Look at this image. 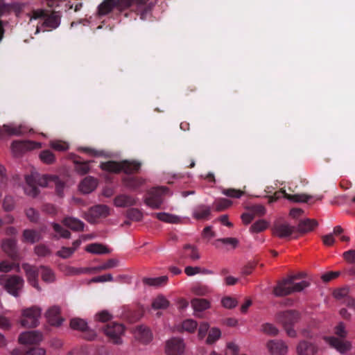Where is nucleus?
I'll use <instances>...</instances> for the list:
<instances>
[{
  "instance_id": "1",
  "label": "nucleus",
  "mask_w": 355,
  "mask_h": 355,
  "mask_svg": "<svg viewBox=\"0 0 355 355\" xmlns=\"http://www.w3.org/2000/svg\"><path fill=\"white\" fill-rule=\"evenodd\" d=\"M302 277V274L290 275L288 277L278 282L273 288V294L276 297H284L295 292H300L309 286L306 281L296 283L295 280Z\"/></svg>"
},
{
  "instance_id": "2",
  "label": "nucleus",
  "mask_w": 355,
  "mask_h": 355,
  "mask_svg": "<svg viewBox=\"0 0 355 355\" xmlns=\"http://www.w3.org/2000/svg\"><path fill=\"white\" fill-rule=\"evenodd\" d=\"M141 166V163L136 160H122L121 162L107 161L100 164V168L105 171L119 173L123 172L127 175L138 173Z\"/></svg>"
},
{
  "instance_id": "3",
  "label": "nucleus",
  "mask_w": 355,
  "mask_h": 355,
  "mask_svg": "<svg viewBox=\"0 0 355 355\" xmlns=\"http://www.w3.org/2000/svg\"><path fill=\"white\" fill-rule=\"evenodd\" d=\"M31 20L40 19L42 27L47 31H51L57 28L61 21V15L60 12L55 10H49L46 9L33 10L30 14Z\"/></svg>"
},
{
  "instance_id": "4",
  "label": "nucleus",
  "mask_w": 355,
  "mask_h": 355,
  "mask_svg": "<svg viewBox=\"0 0 355 355\" xmlns=\"http://www.w3.org/2000/svg\"><path fill=\"white\" fill-rule=\"evenodd\" d=\"M334 334L338 337H324L325 341L340 354H345L352 348V343L344 340L347 336V331L343 322H339L334 328Z\"/></svg>"
},
{
  "instance_id": "5",
  "label": "nucleus",
  "mask_w": 355,
  "mask_h": 355,
  "mask_svg": "<svg viewBox=\"0 0 355 355\" xmlns=\"http://www.w3.org/2000/svg\"><path fill=\"white\" fill-rule=\"evenodd\" d=\"M277 321L282 324L289 337L295 338L296 331L293 328L294 324L300 320V313L295 310H288L279 312L276 316Z\"/></svg>"
},
{
  "instance_id": "6",
  "label": "nucleus",
  "mask_w": 355,
  "mask_h": 355,
  "mask_svg": "<svg viewBox=\"0 0 355 355\" xmlns=\"http://www.w3.org/2000/svg\"><path fill=\"white\" fill-rule=\"evenodd\" d=\"M51 176L47 175H40L39 174L26 175V182L27 187L25 189L26 193L32 197H36L40 193L37 186L42 187H49L50 183L52 182Z\"/></svg>"
},
{
  "instance_id": "7",
  "label": "nucleus",
  "mask_w": 355,
  "mask_h": 355,
  "mask_svg": "<svg viewBox=\"0 0 355 355\" xmlns=\"http://www.w3.org/2000/svg\"><path fill=\"white\" fill-rule=\"evenodd\" d=\"M24 284V281L23 278L18 275H0V285L2 286L8 293L15 297L19 296Z\"/></svg>"
},
{
  "instance_id": "8",
  "label": "nucleus",
  "mask_w": 355,
  "mask_h": 355,
  "mask_svg": "<svg viewBox=\"0 0 355 355\" xmlns=\"http://www.w3.org/2000/svg\"><path fill=\"white\" fill-rule=\"evenodd\" d=\"M168 191L166 187H154L148 190L144 202L153 209H159L163 203V196Z\"/></svg>"
},
{
  "instance_id": "9",
  "label": "nucleus",
  "mask_w": 355,
  "mask_h": 355,
  "mask_svg": "<svg viewBox=\"0 0 355 355\" xmlns=\"http://www.w3.org/2000/svg\"><path fill=\"white\" fill-rule=\"evenodd\" d=\"M125 327L121 323L112 322L103 327L105 334L109 338L110 340L114 344L121 343V336L124 333Z\"/></svg>"
},
{
  "instance_id": "10",
  "label": "nucleus",
  "mask_w": 355,
  "mask_h": 355,
  "mask_svg": "<svg viewBox=\"0 0 355 355\" xmlns=\"http://www.w3.org/2000/svg\"><path fill=\"white\" fill-rule=\"evenodd\" d=\"M41 315V309L37 306H33L25 309L22 313L21 320V326L33 328L38 324V320Z\"/></svg>"
},
{
  "instance_id": "11",
  "label": "nucleus",
  "mask_w": 355,
  "mask_h": 355,
  "mask_svg": "<svg viewBox=\"0 0 355 355\" xmlns=\"http://www.w3.org/2000/svg\"><path fill=\"white\" fill-rule=\"evenodd\" d=\"M282 196L287 200L295 202H308L309 200L313 198L311 196L304 193L292 195L287 193L284 190H279L276 191L273 196L269 197V202H275Z\"/></svg>"
},
{
  "instance_id": "12",
  "label": "nucleus",
  "mask_w": 355,
  "mask_h": 355,
  "mask_svg": "<svg viewBox=\"0 0 355 355\" xmlns=\"http://www.w3.org/2000/svg\"><path fill=\"white\" fill-rule=\"evenodd\" d=\"M109 215V207L105 205H97L92 207L85 214V218L89 223H94L101 218H105Z\"/></svg>"
},
{
  "instance_id": "13",
  "label": "nucleus",
  "mask_w": 355,
  "mask_h": 355,
  "mask_svg": "<svg viewBox=\"0 0 355 355\" xmlns=\"http://www.w3.org/2000/svg\"><path fill=\"white\" fill-rule=\"evenodd\" d=\"M70 327L74 330L82 331L83 337L87 340H92L96 337L95 331L90 329L87 323L81 318H72L70 321Z\"/></svg>"
},
{
  "instance_id": "14",
  "label": "nucleus",
  "mask_w": 355,
  "mask_h": 355,
  "mask_svg": "<svg viewBox=\"0 0 355 355\" xmlns=\"http://www.w3.org/2000/svg\"><path fill=\"white\" fill-rule=\"evenodd\" d=\"M184 347V343L182 338H172L166 342V353L168 355H182Z\"/></svg>"
},
{
  "instance_id": "15",
  "label": "nucleus",
  "mask_w": 355,
  "mask_h": 355,
  "mask_svg": "<svg viewBox=\"0 0 355 355\" xmlns=\"http://www.w3.org/2000/svg\"><path fill=\"white\" fill-rule=\"evenodd\" d=\"M22 268L26 272L28 282L38 291H41L38 284L39 269L28 263H24Z\"/></svg>"
},
{
  "instance_id": "16",
  "label": "nucleus",
  "mask_w": 355,
  "mask_h": 355,
  "mask_svg": "<svg viewBox=\"0 0 355 355\" xmlns=\"http://www.w3.org/2000/svg\"><path fill=\"white\" fill-rule=\"evenodd\" d=\"M298 355H315L318 351V345L315 342L302 340L297 345Z\"/></svg>"
},
{
  "instance_id": "17",
  "label": "nucleus",
  "mask_w": 355,
  "mask_h": 355,
  "mask_svg": "<svg viewBox=\"0 0 355 355\" xmlns=\"http://www.w3.org/2000/svg\"><path fill=\"white\" fill-rule=\"evenodd\" d=\"M40 144L31 141H14L12 143V150L15 155L23 153L27 150L39 148Z\"/></svg>"
},
{
  "instance_id": "18",
  "label": "nucleus",
  "mask_w": 355,
  "mask_h": 355,
  "mask_svg": "<svg viewBox=\"0 0 355 355\" xmlns=\"http://www.w3.org/2000/svg\"><path fill=\"white\" fill-rule=\"evenodd\" d=\"M42 339L41 333L35 331H30L21 333L19 336V342L24 345L38 344Z\"/></svg>"
},
{
  "instance_id": "19",
  "label": "nucleus",
  "mask_w": 355,
  "mask_h": 355,
  "mask_svg": "<svg viewBox=\"0 0 355 355\" xmlns=\"http://www.w3.org/2000/svg\"><path fill=\"white\" fill-rule=\"evenodd\" d=\"M295 227L288 223H277L274 225L272 231V234L280 239L289 237L294 232Z\"/></svg>"
},
{
  "instance_id": "20",
  "label": "nucleus",
  "mask_w": 355,
  "mask_h": 355,
  "mask_svg": "<svg viewBox=\"0 0 355 355\" xmlns=\"http://www.w3.org/2000/svg\"><path fill=\"white\" fill-rule=\"evenodd\" d=\"M121 180L124 187L133 191H137L146 182L145 179L137 176H125Z\"/></svg>"
},
{
  "instance_id": "21",
  "label": "nucleus",
  "mask_w": 355,
  "mask_h": 355,
  "mask_svg": "<svg viewBox=\"0 0 355 355\" xmlns=\"http://www.w3.org/2000/svg\"><path fill=\"white\" fill-rule=\"evenodd\" d=\"M267 347L273 355H285L288 349L286 345L282 340H270Z\"/></svg>"
},
{
  "instance_id": "22",
  "label": "nucleus",
  "mask_w": 355,
  "mask_h": 355,
  "mask_svg": "<svg viewBox=\"0 0 355 355\" xmlns=\"http://www.w3.org/2000/svg\"><path fill=\"white\" fill-rule=\"evenodd\" d=\"M46 317L49 324L52 326H60L62 322V318L60 315V308L54 306L49 309L46 313Z\"/></svg>"
},
{
  "instance_id": "23",
  "label": "nucleus",
  "mask_w": 355,
  "mask_h": 355,
  "mask_svg": "<svg viewBox=\"0 0 355 355\" xmlns=\"http://www.w3.org/2000/svg\"><path fill=\"white\" fill-rule=\"evenodd\" d=\"M97 180L92 176L86 177L80 184V191L83 193L92 192L97 187Z\"/></svg>"
},
{
  "instance_id": "24",
  "label": "nucleus",
  "mask_w": 355,
  "mask_h": 355,
  "mask_svg": "<svg viewBox=\"0 0 355 355\" xmlns=\"http://www.w3.org/2000/svg\"><path fill=\"white\" fill-rule=\"evenodd\" d=\"M136 202L135 198L125 194H120L116 196L114 200V205L119 207H130L136 205Z\"/></svg>"
},
{
  "instance_id": "25",
  "label": "nucleus",
  "mask_w": 355,
  "mask_h": 355,
  "mask_svg": "<svg viewBox=\"0 0 355 355\" xmlns=\"http://www.w3.org/2000/svg\"><path fill=\"white\" fill-rule=\"evenodd\" d=\"M40 239L41 234L37 230L26 229L23 231L21 241L24 243H29L33 244L36 242H38Z\"/></svg>"
},
{
  "instance_id": "26",
  "label": "nucleus",
  "mask_w": 355,
  "mask_h": 355,
  "mask_svg": "<svg viewBox=\"0 0 355 355\" xmlns=\"http://www.w3.org/2000/svg\"><path fill=\"white\" fill-rule=\"evenodd\" d=\"M135 334L137 339L143 343H148L152 340V333L146 327H138Z\"/></svg>"
},
{
  "instance_id": "27",
  "label": "nucleus",
  "mask_w": 355,
  "mask_h": 355,
  "mask_svg": "<svg viewBox=\"0 0 355 355\" xmlns=\"http://www.w3.org/2000/svg\"><path fill=\"white\" fill-rule=\"evenodd\" d=\"M62 223L71 230L76 232L83 231L85 227V224L83 221L73 217L64 218L62 220Z\"/></svg>"
},
{
  "instance_id": "28",
  "label": "nucleus",
  "mask_w": 355,
  "mask_h": 355,
  "mask_svg": "<svg viewBox=\"0 0 355 355\" xmlns=\"http://www.w3.org/2000/svg\"><path fill=\"white\" fill-rule=\"evenodd\" d=\"M211 214V208L205 205H200L196 207L193 213V216L198 220L207 219Z\"/></svg>"
},
{
  "instance_id": "29",
  "label": "nucleus",
  "mask_w": 355,
  "mask_h": 355,
  "mask_svg": "<svg viewBox=\"0 0 355 355\" xmlns=\"http://www.w3.org/2000/svg\"><path fill=\"white\" fill-rule=\"evenodd\" d=\"M153 216L165 223L175 224L180 221L178 216L166 212L154 213Z\"/></svg>"
},
{
  "instance_id": "30",
  "label": "nucleus",
  "mask_w": 355,
  "mask_h": 355,
  "mask_svg": "<svg viewBox=\"0 0 355 355\" xmlns=\"http://www.w3.org/2000/svg\"><path fill=\"white\" fill-rule=\"evenodd\" d=\"M21 131L19 127L11 126L9 125H3L0 127V138L2 139L6 136L20 135Z\"/></svg>"
},
{
  "instance_id": "31",
  "label": "nucleus",
  "mask_w": 355,
  "mask_h": 355,
  "mask_svg": "<svg viewBox=\"0 0 355 355\" xmlns=\"http://www.w3.org/2000/svg\"><path fill=\"white\" fill-rule=\"evenodd\" d=\"M168 281L167 276H161L158 277H144L143 279V283L150 286H160L165 284Z\"/></svg>"
},
{
  "instance_id": "32",
  "label": "nucleus",
  "mask_w": 355,
  "mask_h": 355,
  "mask_svg": "<svg viewBox=\"0 0 355 355\" xmlns=\"http://www.w3.org/2000/svg\"><path fill=\"white\" fill-rule=\"evenodd\" d=\"M2 250L10 257L13 258L16 254V242L15 240L8 239L2 243Z\"/></svg>"
},
{
  "instance_id": "33",
  "label": "nucleus",
  "mask_w": 355,
  "mask_h": 355,
  "mask_svg": "<svg viewBox=\"0 0 355 355\" xmlns=\"http://www.w3.org/2000/svg\"><path fill=\"white\" fill-rule=\"evenodd\" d=\"M191 304L195 311H202L210 307V302L202 298H194Z\"/></svg>"
},
{
  "instance_id": "34",
  "label": "nucleus",
  "mask_w": 355,
  "mask_h": 355,
  "mask_svg": "<svg viewBox=\"0 0 355 355\" xmlns=\"http://www.w3.org/2000/svg\"><path fill=\"white\" fill-rule=\"evenodd\" d=\"M318 225V223L315 220L306 219L301 220L298 224V231L302 233H306L313 230Z\"/></svg>"
},
{
  "instance_id": "35",
  "label": "nucleus",
  "mask_w": 355,
  "mask_h": 355,
  "mask_svg": "<svg viewBox=\"0 0 355 355\" xmlns=\"http://www.w3.org/2000/svg\"><path fill=\"white\" fill-rule=\"evenodd\" d=\"M114 0H105L98 8V12L99 15H106L111 12L114 8H115Z\"/></svg>"
},
{
  "instance_id": "36",
  "label": "nucleus",
  "mask_w": 355,
  "mask_h": 355,
  "mask_svg": "<svg viewBox=\"0 0 355 355\" xmlns=\"http://www.w3.org/2000/svg\"><path fill=\"white\" fill-rule=\"evenodd\" d=\"M86 251L92 254H108L110 253L109 249L101 243H91L86 246Z\"/></svg>"
},
{
  "instance_id": "37",
  "label": "nucleus",
  "mask_w": 355,
  "mask_h": 355,
  "mask_svg": "<svg viewBox=\"0 0 355 355\" xmlns=\"http://www.w3.org/2000/svg\"><path fill=\"white\" fill-rule=\"evenodd\" d=\"M184 256L189 257L191 260L196 261L200 259V254L197 248L190 244L184 246Z\"/></svg>"
},
{
  "instance_id": "38",
  "label": "nucleus",
  "mask_w": 355,
  "mask_h": 355,
  "mask_svg": "<svg viewBox=\"0 0 355 355\" xmlns=\"http://www.w3.org/2000/svg\"><path fill=\"white\" fill-rule=\"evenodd\" d=\"M40 270L42 279L44 282L47 283H51L54 282L55 275L51 268L42 266L40 268Z\"/></svg>"
},
{
  "instance_id": "39",
  "label": "nucleus",
  "mask_w": 355,
  "mask_h": 355,
  "mask_svg": "<svg viewBox=\"0 0 355 355\" xmlns=\"http://www.w3.org/2000/svg\"><path fill=\"white\" fill-rule=\"evenodd\" d=\"M232 202L226 198H219L216 200L213 204L214 209L217 211H222L230 207Z\"/></svg>"
},
{
  "instance_id": "40",
  "label": "nucleus",
  "mask_w": 355,
  "mask_h": 355,
  "mask_svg": "<svg viewBox=\"0 0 355 355\" xmlns=\"http://www.w3.org/2000/svg\"><path fill=\"white\" fill-rule=\"evenodd\" d=\"M169 305V302L162 295L157 297L152 302L154 309H164Z\"/></svg>"
},
{
  "instance_id": "41",
  "label": "nucleus",
  "mask_w": 355,
  "mask_h": 355,
  "mask_svg": "<svg viewBox=\"0 0 355 355\" xmlns=\"http://www.w3.org/2000/svg\"><path fill=\"white\" fill-rule=\"evenodd\" d=\"M89 162H90L74 161L76 171L82 175L87 174L90 170Z\"/></svg>"
},
{
  "instance_id": "42",
  "label": "nucleus",
  "mask_w": 355,
  "mask_h": 355,
  "mask_svg": "<svg viewBox=\"0 0 355 355\" xmlns=\"http://www.w3.org/2000/svg\"><path fill=\"white\" fill-rule=\"evenodd\" d=\"M192 292L199 296H205L211 292V289L207 285L197 284L191 288Z\"/></svg>"
},
{
  "instance_id": "43",
  "label": "nucleus",
  "mask_w": 355,
  "mask_h": 355,
  "mask_svg": "<svg viewBox=\"0 0 355 355\" xmlns=\"http://www.w3.org/2000/svg\"><path fill=\"white\" fill-rule=\"evenodd\" d=\"M126 216L130 220L140 221L143 218L142 212L137 208H130L126 211Z\"/></svg>"
},
{
  "instance_id": "44",
  "label": "nucleus",
  "mask_w": 355,
  "mask_h": 355,
  "mask_svg": "<svg viewBox=\"0 0 355 355\" xmlns=\"http://www.w3.org/2000/svg\"><path fill=\"white\" fill-rule=\"evenodd\" d=\"M40 159L45 164H51L55 162V155L49 150H45L40 154Z\"/></svg>"
},
{
  "instance_id": "45",
  "label": "nucleus",
  "mask_w": 355,
  "mask_h": 355,
  "mask_svg": "<svg viewBox=\"0 0 355 355\" xmlns=\"http://www.w3.org/2000/svg\"><path fill=\"white\" fill-rule=\"evenodd\" d=\"M198 327V324L196 321L192 319H187L182 322V329L184 331H188L189 333H193L196 331Z\"/></svg>"
},
{
  "instance_id": "46",
  "label": "nucleus",
  "mask_w": 355,
  "mask_h": 355,
  "mask_svg": "<svg viewBox=\"0 0 355 355\" xmlns=\"http://www.w3.org/2000/svg\"><path fill=\"white\" fill-rule=\"evenodd\" d=\"M221 333L220 331L217 328L211 329L209 334L206 340V343L211 345L215 343L217 340H218L220 337Z\"/></svg>"
},
{
  "instance_id": "47",
  "label": "nucleus",
  "mask_w": 355,
  "mask_h": 355,
  "mask_svg": "<svg viewBox=\"0 0 355 355\" xmlns=\"http://www.w3.org/2000/svg\"><path fill=\"white\" fill-rule=\"evenodd\" d=\"M268 226V223L265 220H259L255 222L251 227L250 231L252 232H260L266 230Z\"/></svg>"
},
{
  "instance_id": "48",
  "label": "nucleus",
  "mask_w": 355,
  "mask_h": 355,
  "mask_svg": "<svg viewBox=\"0 0 355 355\" xmlns=\"http://www.w3.org/2000/svg\"><path fill=\"white\" fill-rule=\"evenodd\" d=\"M51 178L52 180V183H53L55 186V191L57 194L62 197L64 187V183L56 175H52L51 176Z\"/></svg>"
},
{
  "instance_id": "49",
  "label": "nucleus",
  "mask_w": 355,
  "mask_h": 355,
  "mask_svg": "<svg viewBox=\"0 0 355 355\" xmlns=\"http://www.w3.org/2000/svg\"><path fill=\"white\" fill-rule=\"evenodd\" d=\"M222 193L226 196L235 198H239L244 194V191L235 189H225Z\"/></svg>"
},
{
  "instance_id": "50",
  "label": "nucleus",
  "mask_w": 355,
  "mask_h": 355,
  "mask_svg": "<svg viewBox=\"0 0 355 355\" xmlns=\"http://www.w3.org/2000/svg\"><path fill=\"white\" fill-rule=\"evenodd\" d=\"M50 146L58 151H66L69 148L68 144L62 141H52L50 143Z\"/></svg>"
},
{
  "instance_id": "51",
  "label": "nucleus",
  "mask_w": 355,
  "mask_h": 355,
  "mask_svg": "<svg viewBox=\"0 0 355 355\" xmlns=\"http://www.w3.org/2000/svg\"><path fill=\"white\" fill-rule=\"evenodd\" d=\"M53 228L54 231L58 234H60V237L64 239H69L71 236V232L63 228L60 224L53 223Z\"/></svg>"
},
{
  "instance_id": "52",
  "label": "nucleus",
  "mask_w": 355,
  "mask_h": 355,
  "mask_svg": "<svg viewBox=\"0 0 355 355\" xmlns=\"http://www.w3.org/2000/svg\"><path fill=\"white\" fill-rule=\"evenodd\" d=\"M249 211H250L254 216H261L266 214V208L262 205H254L249 207Z\"/></svg>"
},
{
  "instance_id": "53",
  "label": "nucleus",
  "mask_w": 355,
  "mask_h": 355,
  "mask_svg": "<svg viewBox=\"0 0 355 355\" xmlns=\"http://www.w3.org/2000/svg\"><path fill=\"white\" fill-rule=\"evenodd\" d=\"M262 331L270 336H276L279 333L278 329L270 323H265L262 325Z\"/></svg>"
},
{
  "instance_id": "54",
  "label": "nucleus",
  "mask_w": 355,
  "mask_h": 355,
  "mask_svg": "<svg viewBox=\"0 0 355 355\" xmlns=\"http://www.w3.org/2000/svg\"><path fill=\"white\" fill-rule=\"evenodd\" d=\"M349 288H338L334 292V296L337 300L343 301L349 295Z\"/></svg>"
},
{
  "instance_id": "55",
  "label": "nucleus",
  "mask_w": 355,
  "mask_h": 355,
  "mask_svg": "<svg viewBox=\"0 0 355 355\" xmlns=\"http://www.w3.org/2000/svg\"><path fill=\"white\" fill-rule=\"evenodd\" d=\"M134 0H114L115 8L122 11L130 7Z\"/></svg>"
},
{
  "instance_id": "56",
  "label": "nucleus",
  "mask_w": 355,
  "mask_h": 355,
  "mask_svg": "<svg viewBox=\"0 0 355 355\" xmlns=\"http://www.w3.org/2000/svg\"><path fill=\"white\" fill-rule=\"evenodd\" d=\"M35 252L40 257H46L51 254V251L47 246L44 244H40L35 247Z\"/></svg>"
},
{
  "instance_id": "57",
  "label": "nucleus",
  "mask_w": 355,
  "mask_h": 355,
  "mask_svg": "<svg viewBox=\"0 0 355 355\" xmlns=\"http://www.w3.org/2000/svg\"><path fill=\"white\" fill-rule=\"evenodd\" d=\"M26 216L33 223H36L39 220V213L33 208H28L26 210Z\"/></svg>"
},
{
  "instance_id": "58",
  "label": "nucleus",
  "mask_w": 355,
  "mask_h": 355,
  "mask_svg": "<svg viewBox=\"0 0 355 355\" xmlns=\"http://www.w3.org/2000/svg\"><path fill=\"white\" fill-rule=\"evenodd\" d=\"M96 320L102 322H105L112 319V315L106 310H103L96 314Z\"/></svg>"
},
{
  "instance_id": "59",
  "label": "nucleus",
  "mask_w": 355,
  "mask_h": 355,
  "mask_svg": "<svg viewBox=\"0 0 355 355\" xmlns=\"http://www.w3.org/2000/svg\"><path fill=\"white\" fill-rule=\"evenodd\" d=\"M222 304L227 309H232L237 304V302L235 299L231 297H225L222 300Z\"/></svg>"
},
{
  "instance_id": "60",
  "label": "nucleus",
  "mask_w": 355,
  "mask_h": 355,
  "mask_svg": "<svg viewBox=\"0 0 355 355\" xmlns=\"http://www.w3.org/2000/svg\"><path fill=\"white\" fill-rule=\"evenodd\" d=\"M74 252L69 247H62L59 251L57 252V255L63 258L67 259L70 257Z\"/></svg>"
},
{
  "instance_id": "61",
  "label": "nucleus",
  "mask_w": 355,
  "mask_h": 355,
  "mask_svg": "<svg viewBox=\"0 0 355 355\" xmlns=\"http://www.w3.org/2000/svg\"><path fill=\"white\" fill-rule=\"evenodd\" d=\"M15 263L3 260L0 261V272H8L14 268Z\"/></svg>"
},
{
  "instance_id": "62",
  "label": "nucleus",
  "mask_w": 355,
  "mask_h": 355,
  "mask_svg": "<svg viewBox=\"0 0 355 355\" xmlns=\"http://www.w3.org/2000/svg\"><path fill=\"white\" fill-rule=\"evenodd\" d=\"M119 261L115 259H110L100 266L101 270H107L118 266Z\"/></svg>"
},
{
  "instance_id": "63",
  "label": "nucleus",
  "mask_w": 355,
  "mask_h": 355,
  "mask_svg": "<svg viewBox=\"0 0 355 355\" xmlns=\"http://www.w3.org/2000/svg\"><path fill=\"white\" fill-rule=\"evenodd\" d=\"M239 352V347L238 345L233 343H230L227 345L226 355H238Z\"/></svg>"
},
{
  "instance_id": "64",
  "label": "nucleus",
  "mask_w": 355,
  "mask_h": 355,
  "mask_svg": "<svg viewBox=\"0 0 355 355\" xmlns=\"http://www.w3.org/2000/svg\"><path fill=\"white\" fill-rule=\"evenodd\" d=\"M343 257L349 263H355V250H349L343 253Z\"/></svg>"
}]
</instances>
